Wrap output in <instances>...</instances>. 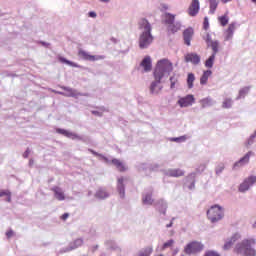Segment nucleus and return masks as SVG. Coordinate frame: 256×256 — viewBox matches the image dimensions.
<instances>
[{
	"label": "nucleus",
	"instance_id": "1",
	"mask_svg": "<svg viewBox=\"0 0 256 256\" xmlns=\"http://www.w3.org/2000/svg\"><path fill=\"white\" fill-rule=\"evenodd\" d=\"M138 26L142 34L139 38L140 49H147L153 43V35L151 34V24L145 18L140 19Z\"/></svg>",
	"mask_w": 256,
	"mask_h": 256
},
{
	"label": "nucleus",
	"instance_id": "2",
	"mask_svg": "<svg viewBox=\"0 0 256 256\" xmlns=\"http://www.w3.org/2000/svg\"><path fill=\"white\" fill-rule=\"evenodd\" d=\"M255 238L244 239L241 243H238L234 248V253L242 256H256Z\"/></svg>",
	"mask_w": 256,
	"mask_h": 256
},
{
	"label": "nucleus",
	"instance_id": "3",
	"mask_svg": "<svg viewBox=\"0 0 256 256\" xmlns=\"http://www.w3.org/2000/svg\"><path fill=\"white\" fill-rule=\"evenodd\" d=\"M172 71L173 63L169 59L159 60L154 70V79L159 82L166 74L169 75Z\"/></svg>",
	"mask_w": 256,
	"mask_h": 256
},
{
	"label": "nucleus",
	"instance_id": "4",
	"mask_svg": "<svg viewBox=\"0 0 256 256\" xmlns=\"http://www.w3.org/2000/svg\"><path fill=\"white\" fill-rule=\"evenodd\" d=\"M207 217L211 223H217V221H221V219L225 217L223 207L219 205L211 206V208L207 211Z\"/></svg>",
	"mask_w": 256,
	"mask_h": 256
},
{
	"label": "nucleus",
	"instance_id": "5",
	"mask_svg": "<svg viewBox=\"0 0 256 256\" xmlns=\"http://www.w3.org/2000/svg\"><path fill=\"white\" fill-rule=\"evenodd\" d=\"M203 244L201 242H191L186 245L184 251L187 255H193L195 253H201L203 251Z\"/></svg>",
	"mask_w": 256,
	"mask_h": 256
},
{
	"label": "nucleus",
	"instance_id": "6",
	"mask_svg": "<svg viewBox=\"0 0 256 256\" xmlns=\"http://www.w3.org/2000/svg\"><path fill=\"white\" fill-rule=\"evenodd\" d=\"M78 55L79 57H81V59H84L85 61H101L102 59H105V56L91 55L85 50H79Z\"/></svg>",
	"mask_w": 256,
	"mask_h": 256
},
{
	"label": "nucleus",
	"instance_id": "7",
	"mask_svg": "<svg viewBox=\"0 0 256 256\" xmlns=\"http://www.w3.org/2000/svg\"><path fill=\"white\" fill-rule=\"evenodd\" d=\"M195 103V96L193 94H188L178 100L177 104L179 107H191Z\"/></svg>",
	"mask_w": 256,
	"mask_h": 256
},
{
	"label": "nucleus",
	"instance_id": "8",
	"mask_svg": "<svg viewBox=\"0 0 256 256\" xmlns=\"http://www.w3.org/2000/svg\"><path fill=\"white\" fill-rule=\"evenodd\" d=\"M185 63H192V65H199L201 63V56L197 53H188L184 56Z\"/></svg>",
	"mask_w": 256,
	"mask_h": 256
},
{
	"label": "nucleus",
	"instance_id": "9",
	"mask_svg": "<svg viewBox=\"0 0 256 256\" xmlns=\"http://www.w3.org/2000/svg\"><path fill=\"white\" fill-rule=\"evenodd\" d=\"M200 9L201 6L199 4V0H192L188 8V15H190V17H196Z\"/></svg>",
	"mask_w": 256,
	"mask_h": 256
},
{
	"label": "nucleus",
	"instance_id": "10",
	"mask_svg": "<svg viewBox=\"0 0 256 256\" xmlns=\"http://www.w3.org/2000/svg\"><path fill=\"white\" fill-rule=\"evenodd\" d=\"M193 35H195V31L193 30V28H188L183 32L184 43L188 47L191 46V39H193Z\"/></svg>",
	"mask_w": 256,
	"mask_h": 256
},
{
	"label": "nucleus",
	"instance_id": "11",
	"mask_svg": "<svg viewBox=\"0 0 256 256\" xmlns=\"http://www.w3.org/2000/svg\"><path fill=\"white\" fill-rule=\"evenodd\" d=\"M239 239H241V235L234 234L227 242H225L223 246L224 251H229V249H231Z\"/></svg>",
	"mask_w": 256,
	"mask_h": 256
},
{
	"label": "nucleus",
	"instance_id": "12",
	"mask_svg": "<svg viewBox=\"0 0 256 256\" xmlns=\"http://www.w3.org/2000/svg\"><path fill=\"white\" fill-rule=\"evenodd\" d=\"M251 155H253V152H248L244 157L237 161L234 164V169H237V167H243L244 165H247V163H249V159H251Z\"/></svg>",
	"mask_w": 256,
	"mask_h": 256
},
{
	"label": "nucleus",
	"instance_id": "13",
	"mask_svg": "<svg viewBox=\"0 0 256 256\" xmlns=\"http://www.w3.org/2000/svg\"><path fill=\"white\" fill-rule=\"evenodd\" d=\"M140 66L143 67L145 73H149V71L153 69V65L151 63V57L146 56L140 63Z\"/></svg>",
	"mask_w": 256,
	"mask_h": 256
},
{
	"label": "nucleus",
	"instance_id": "14",
	"mask_svg": "<svg viewBox=\"0 0 256 256\" xmlns=\"http://www.w3.org/2000/svg\"><path fill=\"white\" fill-rule=\"evenodd\" d=\"M56 133H59V135H64V137H68L69 139H79V135L65 129L57 128Z\"/></svg>",
	"mask_w": 256,
	"mask_h": 256
},
{
	"label": "nucleus",
	"instance_id": "15",
	"mask_svg": "<svg viewBox=\"0 0 256 256\" xmlns=\"http://www.w3.org/2000/svg\"><path fill=\"white\" fill-rule=\"evenodd\" d=\"M125 178L121 177L118 178V183H117V190L118 193L120 195V197H122V199L125 197Z\"/></svg>",
	"mask_w": 256,
	"mask_h": 256
},
{
	"label": "nucleus",
	"instance_id": "16",
	"mask_svg": "<svg viewBox=\"0 0 256 256\" xmlns=\"http://www.w3.org/2000/svg\"><path fill=\"white\" fill-rule=\"evenodd\" d=\"M51 191H53L55 198L58 201H65V194L63 193V190H61L58 186L53 187Z\"/></svg>",
	"mask_w": 256,
	"mask_h": 256
},
{
	"label": "nucleus",
	"instance_id": "17",
	"mask_svg": "<svg viewBox=\"0 0 256 256\" xmlns=\"http://www.w3.org/2000/svg\"><path fill=\"white\" fill-rule=\"evenodd\" d=\"M111 163L112 165H115V167L117 168L118 171H120V173H124V171H127V166H125V164H123L121 160L114 158L112 159Z\"/></svg>",
	"mask_w": 256,
	"mask_h": 256
},
{
	"label": "nucleus",
	"instance_id": "18",
	"mask_svg": "<svg viewBox=\"0 0 256 256\" xmlns=\"http://www.w3.org/2000/svg\"><path fill=\"white\" fill-rule=\"evenodd\" d=\"M174 23H175V15H173L171 13H165L164 14V24L168 25V27H170Z\"/></svg>",
	"mask_w": 256,
	"mask_h": 256
},
{
	"label": "nucleus",
	"instance_id": "19",
	"mask_svg": "<svg viewBox=\"0 0 256 256\" xmlns=\"http://www.w3.org/2000/svg\"><path fill=\"white\" fill-rule=\"evenodd\" d=\"M211 75H213V72L211 70L204 71L200 78V85H207V81H209V77Z\"/></svg>",
	"mask_w": 256,
	"mask_h": 256
},
{
	"label": "nucleus",
	"instance_id": "20",
	"mask_svg": "<svg viewBox=\"0 0 256 256\" xmlns=\"http://www.w3.org/2000/svg\"><path fill=\"white\" fill-rule=\"evenodd\" d=\"M159 83H161V81L158 82L156 79L155 82H152L150 86L151 93H161V89H163V87L160 86Z\"/></svg>",
	"mask_w": 256,
	"mask_h": 256
},
{
	"label": "nucleus",
	"instance_id": "21",
	"mask_svg": "<svg viewBox=\"0 0 256 256\" xmlns=\"http://www.w3.org/2000/svg\"><path fill=\"white\" fill-rule=\"evenodd\" d=\"M233 33H235V23L229 24L226 30V41H229L233 37Z\"/></svg>",
	"mask_w": 256,
	"mask_h": 256
},
{
	"label": "nucleus",
	"instance_id": "22",
	"mask_svg": "<svg viewBox=\"0 0 256 256\" xmlns=\"http://www.w3.org/2000/svg\"><path fill=\"white\" fill-rule=\"evenodd\" d=\"M185 173L181 169H173L168 171L169 177H183Z\"/></svg>",
	"mask_w": 256,
	"mask_h": 256
},
{
	"label": "nucleus",
	"instance_id": "23",
	"mask_svg": "<svg viewBox=\"0 0 256 256\" xmlns=\"http://www.w3.org/2000/svg\"><path fill=\"white\" fill-rule=\"evenodd\" d=\"M95 197H97V199H107V197H109V193L105 189L100 188L96 192Z\"/></svg>",
	"mask_w": 256,
	"mask_h": 256
},
{
	"label": "nucleus",
	"instance_id": "24",
	"mask_svg": "<svg viewBox=\"0 0 256 256\" xmlns=\"http://www.w3.org/2000/svg\"><path fill=\"white\" fill-rule=\"evenodd\" d=\"M169 31H171L172 33H177V31L181 30V22H174L173 24H171L170 26H168Z\"/></svg>",
	"mask_w": 256,
	"mask_h": 256
},
{
	"label": "nucleus",
	"instance_id": "25",
	"mask_svg": "<svg viewBox=\"0 0 256 256\" xmlns=\"http://www.w3.org/2000/svg\"><path fill=\"white\" fill-rule=\"evenodd\" d=\"M193 83H195V74L188 73V76H187L188 89H193Z\"/></svg>",
	"mask_w": 256,
	"mask_h": 256
},
{
	"label": "nucleus",
	"instance_id": "26",
	"mask_svg": "<svg viewBox=\"0 0 256 256\" xmlns=\"http://www.w3.org/2000/svg\"><path fill=\"white\" fill-rule=\"evenodd\" d=\"M217 54H212L206 61H205V67L208 69H211L213 67V64L215 63V56Z\"/></svg>",
	"mask_w": 256,
	"mask_h": 256
},
{
	"label": "nucleus",
	"instance_id": "27",
	"mask_svg": "<svg viewBox=\"0 0 256 256\" xmlns=\"http://www.w3.org/2000/svg\"><path fill=\"white\" fill-rule=\"evenodd\" d=\"M200 104L203 109H205V107H211V105H213V101L211 100V98H204L200 101Z\"/></svg>",
	"mask_w": 256,
	"mask_h": 256
},
{
	"label": "nucleus",
	"instance_id": "28",
	"mask_svg": "<svg viewBox=\"0 0 256 256\" xmlns=\"http://www.w3.org/2000/svg\"><path fill=\"white\" fill-rule=\"evenodd\" d=\"M249 187H251L249 185V182L244 180L243 183H241L240 186H239L240 193H245V191H249Z\"/></svg>",
	"mask_w": 256,
	"mask_h": 256
},
{
	"label": "nucleus",
	"instance_id": "29",
	"mask_svg": "<svg viewBox=\"0 0 256 256\" xmlns=\"http://www.w3.org/2000/svg\"><path fill=\"white\" fill-rule=\"evenodd\" d=\"M0 197H7L6 201L11 203V191L9 190H0Z\"/></svg>",
	"mask_w": 256,
	"mask_h": 256
},
{
	"label": "nucleus",
	"instance_id": "30",
	"mask_svg": "<svg viewBox=\"0 0 256 256\" xmlns=\"http://www.w3.org/2000/svg\"><path fill=\"white\" fill-rule=\"evenodd\" d=\"M142 202L144 205H153V198L151 197V194H146L142 198Z\"/></svg>",
	"mask_w": 256,
	"mask_h": 256
},
{
	"label": "nucleus",
	"instance_id": "31",
	"mask_svg": "<svg viewBox=\"0 0 256 256\" xmlns=\"http://www.w3.org/2000/svg\"><path fill=\"white\" fill-rule=\"evenodd\" d=\"M218 21L222 27H225L229 23V16L224 15L218 18Z\"/></svg>",
	"mask_w": 256,
	"mask_h": 256
},
{
	"label": "nucleus",
	"instance_id": "32",
	"mask_svg": "<svg viewBox=\"0 0 256 256\" xmlns=\"http://www.w3.org/2000/svg\"><path fill=\"white\" fill-rule=\"evenodd\" d=\"M58 61H60V63H66V65H70V67H79L76 63L63 58L62 56L58 57Z\"/></svg>",
	"mask_w": 256,
	"mask_h": 256
},
{
	"label": "nucleus",
	"instance_id": "33",
	"mask_svg": "<svg viewBox=\"0 0 256 256\" xmlns=\"http://www.w3.org/2000/svg\"><path fill=\"white\" fill-rule=\"evenodd\" d=\"M209 3H210V13L213 14L217 10L219 3L217 2V0H209Z\"/></svg>",
	"mask_w": 256,
	"mask_h": 256
},
{
	"label": "nucleus",
	"instance_id": "34",
	"mask_svg": "<svg viewBox=\"0 0 256 256\" xmlns=\"http://www.w3.org/2000/svg\"><path fill=\"white\" fill-rule=\"evenodd\" d=\"M151 253H153V247H147L140 251L139 256H151Z\"/></svg>",
	"mask_w": 256,
	"mask_h": 256
},
{
	"label": "nucleus",
	"instance_id": "35",
	"mask_svg": "<svg viewBox=\"0 0 256 256\" xmlns=\"http://www.w3.org/2000/svg\"><path fill=\"white\" fill-rule=\"evenodd\" d=\"M232 105H233V100H231L230 98H226L223 101L222 107L224 109H231Z\"/></svg>",
	"mask_w": 256,
	"mask_h": 256
},
{
	"label": "nucleus",
	"instance_id": "36",
	"mask_svg": "<svg viewBox=\"0 0 256 256\" xmlns=\"http://www.w3.org/2000/svg\"><path fill=\"white\" fill-rule=\"evenodd\" d=\"M209 47H211V49L213 50L212 55H217V53H219V42L214 41Z\"/></svg>",
	"mask_w": 256,
	"mask_h": 256
},
{
	"label": "nucleus",
	"instance_id": "37",
	"mask_svg": "<svg viewBox=\"0 0 256 256\" xmlns=\"http://www.w3.org/2000/svg\"><path fill=\"white\" fill-rule=\"evenodd\" d=\"M179 83V78L176 76L170 77V89H175V85Z\"/></svg>",
	"mask_w": 256,
	"mask_h": 256
},
{
	"label": "nucleus",
	"instance_id": "38",
	"mask_svg": "<svg viewBox=\"0 0 256 256\" xmlns=\"http://www.w3.org/2000/svg\"><path fill=\"white\" fill-rule=\"evenodd\" d=\"M83 245V239L78 238L73 242L72 249H77L78 247H81Z\"/></svg>",
	"mask_w": 256,
	"mask_h": 256
},
{
	"label": "nucleus",
	"instance_id": "39",
	"mask_svg": "<svg viewBox=\"0 0 256 256\" xmlns=\"http://www.w3.org/2000/svg\"><path fill=\"white\" fill-rule=\"evenodd\" d=\"M175 243L174 240H168L165 242L162 246V251H165V249H169V247H173V244Z\"/></svg>",
	"mask_w": 256,
	"mask_h": 256
},
{
	"label": "nucleus",
	"instance_id": "40",
	"mask_svg": "<svg viewBox=\"0 0 256 256\" xmlns=\"http://www.w3.org/2000/svg\"><path fill=\"white\" fill-rule=\"evenodd\" d=\"M204 41L207 44V47H209L211 45V43H213V39H211V35L209 33L206 34V36L203 37Z\"/></svg>",
	"mask_w": 256,
	"mask_h": 256
},
{
	"label": "nucleus",
	"instance_id": "41",
	"mask_svg": "<svg viewBox=\"0 0 256 256\" xmlns=\"http://www.w3.org/2000/svg\"><path fill=\"white\" fill-rule=\"evenodd\" d=\"M245 180L251 187V186L255 185V183H256V176H250V177L246 178Z\"/></svg>",
	"mask_w": 256,
	"mask_h": 256
},
{
	"label": "nucleus",
	"instance_id": "42",
	"mask_svg": "<svg viewBox=\"0 0 256 256\" xmlns=\"http://www.w3.org/2000/svg\"><path fill=\"white\" fill-rule=\"evenodd\" d=\"M225 169V165L220 164L216 167V174L217 175H221V173H223V170Z\"/></svg>",
	"mask_w": 256,
	"mask_h": 256
},
{
	"label": "nucleus",
	"instance_id": "43",
	"mask_svg": "<svg viewBox=\"0 0 256 256\" xmlns=\"http://www.w3.org/2000/svg\"><path fill=\"white\" fill-rule=\"evenodd\" d=\"M203 28L205 29V31H207V29H209V18H207V17L204 18Z\"/></svg>",
	"mask_w": 256,
	"mask_h": 256
},
{
	"label": "nucleus",
	"instance_id": "44",
	"mask_svg": "<svg viewBox=\"0 0 256 256\" xmlns=\"http://www.w3.org/2000/svg\"><path fill=\"white\" fill-rule=\"evenodd\" d=\"M185 139H187L185 136H181L178 138H172L171 141H175L176 143H179L181 141H185Z\"/></svg>",
	"mask_w": 256,
	"mask_h": 256
},
{
	"label": "nucleus",
	"instance_id": "45",
	"mask_svg": "<svg viewBox=\"0 0 256 256\" xmlns=\"http://www.w3.org/2000/svg\"><path fill=\"white\" fill-rule=\"evenodd\" d=\"M13 235H15V233L13 232V230H9L6 232V237L7 239H11V237H13Z\"/></svg>",
	"mask_w": 256,
	"mask_h": 256
},
{
	"label": "nucleus",
	"instance_id": "46",
	"mask_svg": "<svg viewBox=\"0 0 256 256\" xmlns=\"http://www.w3.org/2000/svg\"><path fill=\"white\" fill-rule=\"evenodd\" d=\"M30 153H31V150H29V148H27V150L23 153L24 159H27V157H29Z\"/></svg>",
	"mask_w": 256,
	"mask_h": 256
},
{
	"label": "nucleus",
	"instance_id": "47",
	"mask_svg": "<svg viewBox=\"0 0 256 256\" xmlns=\"http://www.w3.org/2000/svg\"><path fill=\"white\" fill-rule=\"evenodd\" d=\"M61 219H62V221H67V219H69V213H64V214L61 216Z\"/></svg>",
	"mask_w": 256,
	"mask_h": 256
},
{
	"label": "nucleus",
	"instance_id": "48",
	"mask_svg": "<svg viewBox=\"0 0 256 256\" xmlns=\"http://www.w3.org/2000/svg\"><path fill=\"white\" fill-rule=\"evenodd\" d=\"M92 115H96L97 117H103V113L99 111H92Z\"/></svg>",
	"mask_w": 256,
	"mask_h": 256
},
{
	"label": "nucleus",
	"instance_id": "49",
	"mask_svg": "<svg viewBox=\"0 0 256 256\" xmlns=\"http://www.w3.org/2000/svg\"><path fill=\"white\" fill-rule=\"evenodd\" d=\"M64 90H65V91H68V93H70V94H69L70 97H73V96L75 95V93H73V89L64 88Z\"/></svg>",
	"mask_w": 256,
	"mask_h": 256
},
{
	"label": "nucleus",
	"instance_id": "50",
	"mask_svg": "<svg viewBox=\"0 0 256 256\" xmlns=\"http://www.w3.org/2000/svg\"><path fill=\"white\" fill-rule=\"evenodd\" d=\"M89 17L95 18V17H97V13L89 12Z\"/></svg>",
	"mask_w": 256,
	"mask_h": 256
},
{
	"label": "nucleus",
	"instance_id": "51",
	"mask_svg": "<svg viewBox=\"0 0 256 256\" xmlns=\"http://www.w3.org/2000/svg\"><path fill=\"white\" fill-rule=\"evenodd\" d=\"M99 249V245H95L92 247V252L95 253Z\"/></svg>",
	"mask_w": 256,
	"mask_h": 256
},
{
	"label": "nucleus",
	"instance_id": "52",
	"mask_svg": "<svg viewBox=\"0 0 256 256\" xmlns=\"http://www.w3.org/2000/svg\"><path fill=\"white\" fill-rule=\"evenodd\" d=\"M247 91H249L248 88L241 90V91H240V95H243V93H245V92H247Z\"/></svg>",
	"mask_w": 256,
	"mask_h": 256
},
{
	"label": "nucleus",
	"instance_id": "53",
	"mask_svg": "<svg viewBox=\"0 0 256 256\" xmlns=\"http://www.w3.org/2000/svg\"><path fill=\"white\" fill-rule=\"evenodd\" d=\"M167 228L173 227V222H170L169 224L166 225Z\"/></svg>",
	"mask_w": 256,
	"mask_h": 256
},
{
	"label": "nucleus",
	"instance_id": "54",
	"mask_svg": "<svg viewBox=\"0 0 256 256\" xmlns=\"http://www.w3.org/2000/svg\"><path fill=\"white\" fill-rule=\"evenodd\" d=\"M42 45L49 47V44L45 43V42H41Z\"/></svg>",
	"mask_w": 256,
	"mask_h": 256
},
{
	"label": "nucleus",
	"instance_id": "55",
	"mask_svg": "<svg viewBox=\"0 0 256 256\" xmlns=\"http://www.w3.org/2000/svg\"><path fill=\"white\" fill-rule=\"evenodd\" d=\"M200 167H201V171H205V165H202Z\"/></svg>",
	"mask_w": 256,
	"mask_h": 256
},
{
	"label": "nucleus",
	"instance_id": "56",
	"mask_svg": "<svg viewBox=\"0 0 256 256\" xmlns=\"http://www.w3.org/2000/svg\"><path fill=\"white\" fill-rule=\"evenodd\" d=\"M229 1H232V0H222L223 3H229Z\"/></svg>",
	"mask_w": 256,
	"mask_h": 256
},
{
	"label": "nucleus",
	"instance_id": "57",
	"mask_svg": "<svg viewBox=\"0 0 256 256\" xmlns=\"http://www.w3.org/2000/svg\"><path fill=\"white\" fill-rule=\"evenodd\" d=\"M102 1L103 3H109V0H100Z\"/></svg>",
	"mask_w": 256,
	"mask_h": 256
},
{
	"label": "nucleus",
	"instance_id": "58",
	"mask_svg": "<svg viewBox=\"0 0 256 256\" xmlns=\"http://www.w3.org/2000/svg\"><path fill=\"white\" fill-rule=\"evenodd\" d=\"M252 1V3H256V0H251Z\"/></svg>",
	"mask_w": 256,
	"mask_h": 256
},
{
	"label": "nucleus",
	"instance_id": "59",
	"mask_svg": "<svg viewBox=\"0 0 256 256\" xmlns=\"http://www.w3.org/2000/svg\"><path fill=\"white\" fill-rule=\"evenodd\" d=\"M255 135L252 136V139H254Z\"/></svg>",
	"mask_w": 256,
	"mask_h": 256
}]
</instances>
